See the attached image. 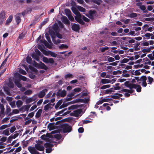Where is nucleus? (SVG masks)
I'll list each match as a JSON object with an SVG mask.
<instances>
[{
    "instance_id": "nucleus-1",
    "label": "nucleus",
    "mask_w": 154,
    "mask_h": 154,
    "mask_svg": "<svg viewBox=\"0 0 154 154\" xmlns=\"http://www.w3.org/2000/svg\"><path fill=\"white\" fill-rule=\"evenodd\" d=\"M72 10L73 12L76 15V16L75 17V18L76 20L81 25H84L85 23L82 19V16L80 13L75 8H72Z\"/></svg>"
},
{
    "instance_id": "nucleus-2",
    "label": "nucleus",
    "mask_w": 154,
    "mask_h": 154,
    "mask_svg": "<svg viewBox=\"0 0 154 154\" xmlns=\"http://www.w3.org/2000/svg\"><path fill=\"white\" fill-rule=\"evenodd\" d=\"M60 128H62L63 133H69L72 130V127L67 123H65L60 125Z\"/></svg>"
},
{
    "instance_id": "nucleus-3",
    "label": "nucleus",
    "mask_w": 154,
    "mask_h": 154,
    "mask_svg": "<svg viewBox=\"0 0 154 154\" xmlns=\"http://www.w3.org/2000/svg\"><path fill=\"white\" fill-rule=\"evenodd\" d=\"M82 112V109H78L74 111L73 112L70 113V115L72 116L78 117L80 114Z\"/></svg>"
},
{
    "instance_id": "nucleus-4",
    "label": "nucleus",
    "mask_w": 154,
    "mask_h": 154,
    "mask_svg": "<svg viewBox=\"0 0 154 154\" xmlns=\"http://www.w3.org/2000/svg\"><path fill=\"white\" fill-rule=\"evenodd\" d=\"M5 12L2 11L0 14V24L1 25L5 20Z\"/></svg>"
},
{
    "instance_id": "nucleus-5",
    "label": "nucleus",
    "mask_w": 154,
    "mask_h": 154,
    "mask_svg": "<svg viewBox=\"0 0 154 154\" xmlns=\"http://www.w3.org/2000/svg\"><path fill=\"white\" fill-rule=\"evenodd\" d=\"M66 91L64 90L61 91L60 90H59L57 92L56 95L57 96H60L62 97H64L66 95Z\"/></svg>"
},
{
    "instance_id": "nucleus-6",
    "label": "nucleus",
    "mask_w": 154,
    "mask_h": 154,
    "mask_svg": "<svg viewBox=\"0 0 154 154\" xmlns=\"http://www.w3.org/2000/svg\"><path fill=\"white\" fill-rule=\"evenodd\" d=\"M72 30L75 32H78L79 31L80 29V26L79 24L74 23L72 26Z\"/></svg>"
},
{
    "instance_id": "nucleus-7",
    "label": "nucleus",
    "mask_w": 154,
    "mask_h": 154,
    "mask_svg": "<svg viewBox=\"0 0 154 154\" xmlns=\"http://www.w3.org/2000/svg\"><path fill=\"white\" fill-rule=\"evenodd\" d=\"M48 91V89H45L42 91H40L38 95V97L40 98H42L44 97L45 95V92Z\"/></svg>"
},
{
    "instance_id": "nucleus-8",
    "label": "nucleus",
    "mask_w": 154,
    "mask_h": 154,
    "mask_svg": "<svg viewBox=\"0 0 154 154\" xmlns=\"http://www.w3.org/2000/svg\"><path fill=\"white\" fill-rule=\"evenodd\" d=\"M35 146L36 149L39 151H44L45 149L44 147L43 146L38 143L35 144Z\"/></svg>"
},
{
    "instance_id": "nucleus-9",
    "label": "nucleus",
    "mask_w": 154,
    "mask_h": 154,
    "mask_svg": "<svg viewBox=\"0 0 154 154\" xmlns=\"http://www.w3.org/2000/svg\"><path fill=\"white\" fill-rule=\"evenodd\" d=\"M133 85L132 89L133 88L136 89V91L138 92H140L141 91L142 88L140 85L134 84Z\"/></svg>"
},
{
    "instance_id": "nucleus-10",
    "label": "nucleus",
    "mask_w": 154,
    "mask_h": 154,
    "mask_svg": "<svg viewBox=\"0 0 154 154\" xmlns=\"http://www.w3.org/2000/svg\"><path fill=\"white\" fill-rule=\"evenodd\" d=\"M0 108L1 109V111H0V117H3L5 114L4 113L5 108L2 104L0 105Z\"/></svg>"
},
{
    "instance_id": "nucleus-11",
    "label": "nucleus",
    "mask_w": 154,
    "mask_h": 154,
    "mask_svg": "<svg viewBox=\"0 0 154 154\" xmlns=\"http://www.w3.org/2000/svg\"><path fill=\"white\" fill-rule=\"evenodd\" d=\"M50 55L51 56L54 57H56L57 55V54L55 53L50 51H47V52H46L45 54V55Z\"/></svg>"
},
{
    "instance_id": "nucleus-12",
    "label": "nucleus",
    "mask_w": 154,
    "mask_h": 154,
    "mask_svg": "<svg viewBox=\"0 0 154 154\" xmlns=\"http://www.w3.org/2000/svg\"><path fill=\"white\" fill-rule=\"evenodd\" d=\"M39 43L44 44L45 46L48 48H51V46L45 40H40Z\"/></svg>"
},
{
    "instance_id": "nucleus-13",
    "label": "nucleus",
    "mask_w": 154,
    "mask_h": 154,
    "mask_svg": "<svg viewBox=\"0 0 154 154\" xmlns=\"http://www.w3.org/2000/svg\"><path fill=\"white\" fill-rule=\"evenodd\" d=\"M134 83H129V81L125 82L124 83L125 85L129 88L130 89H132L133 85Z\"/></svg>"
},
{
    "instance_id": "nucleus-14",
    "label": "nucleus",
    "mask_w": 154,
    "mask_h": 154,
    "mask_svg": "<svg viewBox=\"0 0 154 154\" xmlns=\"http://www.w3.org/2000/svg\"><path fill=\"white\" fill-rule=\"evenodd\" d=\"M20 79H15L14 82L17 87L19 88H21L22 86V84H20Z\"/></svg>"
},
{
    "instance_id": "nucleus-15",
    "label": "nucleus",
    "mask_w": 154,
    "mask_h": 154,
    "mask_svg": "<svg viewBox=\"0 0 154 154\" xmlns=\"http://www.w3.org/2000/svg\"><path fill=\"white\" fill-rule=\"evenodd\" d=\"M63 22L66 24H69L70 22L66 16H63L62 20Z\"/></svg>"
},
{
    "instance_id": "nucleus-16",
    "label": "nucleus",
    "mask_w": 154,
    "mask_h": 154,
    "mask_svg": "<svg viewBox=\"0 0 154 154\" xmlns=\"http://www.w3.org/2000/svg\"><path fill=\"white\" fill-rule=\"evenodd\" d=\"M55 31L52 30H50L49 33L50 35H51L52 38L53 42H54V38H55Z\"/></svg>"
},
{
    "instance_id": "nucleus-17",
    "label": "nucleus",
    "mask_w": 154,
    "mask_h": 154,
    "mask_svg": "<svg viewBox=\"0 0 154 154\" xmlns=\"http://www.w3.org/2000/svg\"><path fill=\"white\" fill-rule=\"evenodd\" d=\"M54 123H50L48 125V128H49V131H51L54 129L55 126L54 125Z\"/></svg>"
},
{
    "instance_id": "nucleus-18",
    "label": "nucleus",
    "mask_w": 154,
    "mask_h": 154,
    "mask_svg": "<svg viewBox=\"0 0 154 154\" xmlns=\"http://www.w3.org/2000/svg\"><path fill=\"white\" fill-rule=\"evenodd\" d=\"M45 147L46 148H52L54 147V145L50 143H46L44 144Z\"/></svg>"
},
{
    "instance_id": "nucleus-19",
    "label": "nucleus",
    "mask_w": 154,
    "mask_h": 154,
    "mask_svg": "<svg viewBox=\"0 0 154 154\" xmlns=\"http://www.w3.org/2000/svg\"><path fill=\"white\" fill-rule=\"evenodd\" d=\"M52 28L56 32H58L59 27L58 25L56 23H55L52 26Z\"/></svg>"
},
{
    "instance_id": "nucleus-20",
    "label": "nucleus",
    "mask_w": 154,
    "mask_h": 154,
    "mask_svg": "<svg viewBox=\"0 0 154 154\" xmlns=\"http://www.w3.org/2000/svg\"><path fill=\"white\" fill-rule=\"evenodd\" d=\"M113 90H114V89L113 88H112L109 89H107L105 91H103V92L104 94H108L109 93L114 92V91H113Z\"/></svg>"
},
{
    "instance_id": "nucleus-21",
    "label": "nucleus",
    "mask_w": 154,
    "mask_h": 154,
    "mask_svg": "<svg viewBox=\"0 0 154 154\" xmlns=\"http://www.w3.org/2000/svg\"><path fill=\"white\" fill-rule=\"evenodd\" d=\"M12 118H13L11 119V120L10 122H14L18 120V119H22V118L20 117L19 116H15V117H14Z\"/></svg>"
},
{
    "instance_id": "nucleus-22",
    "label": "nucleus",
    "mask_w": 154,
    "mask_h": 154,
    "mask_svg": "<svg viewBox=\"0 0 154 154\" xmlns=\"http://www.w3.org/2000/svg\"><path fill=\"white\" fill-rule=\"evenodd\" d=\"M13 19V16L12 15H10L9 17L8 18L6 21L5 23L6 25H8L11 22Z\"/></svg>"
},
{
    "instance_id": "nucleus-23",
    "label": "nucleus",
    "mask_w": 154,
    "mask_h": 154,
    "mask_svg": "<svg viewBox=\"0 0 154 154\" xmlns=\"http://www.w3.org/2000/svg\"><path fill=\"white\" fill-rule=\"evenodd\" d=\"M42 112V109H39L36 114L35 116L36 118H39L41 116Z\"/></svg>"
},
{
    "instance_id": "nucleus-24",
    "label": "nucleus",
    "mask_w": 154,
    "mask_h": 154,
    "mask_svg": "<svg viewBox=\"0 0 154 154\" xmlns=\"http://www.w3.org/2000/svg\"><path fill=\"white\" fill-rule=\"evenodd\" d=\"M110 82V80L108 79H102L101 80V82L102 84L109 83Z\"/></svg>"
},
{
    "instance_id": "nucleus-25",
    "label": "nucleus",
    "mask_w": 154,
    "mask_h": 154,
    "mask_svg": "<svg viewBox=\"0 0 154 154\" xmlns=\"http://www.w3.org/2000/svg\"><path fill=\"white\" fill-rule=\"evenodd\" d=\"M83 99H76L75 100H74L72 101L71 102H70L69 103H78V102H83Z\"/></svg>"
},
{
    "instance_id": "nucleus-26",
    "label": "nucleus",
    "mask_w": 154,
    "mask_h": 154,
    "mask_svg": "<svg viewBox=\"0 0 154 154\" xmlns=\"http://www.w3.org/2000/svg\"><path fill=\"white\" fill-rule=\"evenodd\" d=\"M28 150L32 154H33L34 152L36 150L34 147L31 146H29L28 148Z\"/></svg>"
},
{
    "instance_id": "nucleus-27",
    "label": "nucleus",
    "mask_w": 154,
    "mask_h": 154,
    "mask_svg": "<svg viewBox=\"0 0 154 154\" xmlns=\"http://www.w3.org/2000/svg\"><path fill=\"white\" fill-rule=\"evenodd\" d=\"M39 68L47 70L48 69V67L44 63L41 62V63L40 64Z\"/></svg>"
},
{
    "instance_id": "nucleus-28",
    "label": "nucleus",
    "mask_w": 154,
    "mask_h": 154,
    "mask_svg": "<svg viewBox=\"0 0 154 154\" xmlns=\"http://www.w3.org/2000/svg\"><path fill=\"white\" fill-rule=\"evenodd\" d=\"M134 50L135 51H138L140 49V47H138L140 45V43L139 42H137V43L134 44Z\"/></svg>"
},
{
    "instance_id": "nucleus-29",
    "label": "nucleus",
    "mask_w": 154,
    "mask_h": 154,
    "mask_svg": "<svg viewBox=\"0 0 154 154\" xmlns=\"http://www.w3.org/2000/svg\"><path fill=\"white\" fill-rule=\"evenodd\" d=\"M38 48L39 50H40L44 54H45L46 52H47V51L45 50L40 45H38Z\"/></svg>"
},
{
    "instance_id": "nucleus-30",
    "label": "nucleus",
    "mask_w": 154,
    "mask_h": 154,
    "mask_svg": "<svg viewBox=\"0 0 154 154\" xmlns=\"http://www.w3.org/2000/svg\"><path fill=\"white\" fill-rule=\"evenodd\" d=\"M96 12V11L95 10H90L89 11V14L91 17H92L94 16V15Z\"/></svg>"
},
{
    "instance_id": "nucleus-31",
    "label": "nucleus",
    "mask_w": 154,
    "mask_h": 154,
    "mask_svg": "<svg viewBox=\"0 0 154 154\" xmlns=\"http://www.w3.org/2000/svg\"><path fill=\"white\" fill-rule=\"evenodd\" d=\"M8 85L10 88H13L14 86L13 82L11 81H9L8 83Z\"/></svg>"
},
{
    "instance_id": "nucleus-32",
    "label": "nucleus",
    "mask_w": 154,
    "mask_h": 154,
    "mask_svg": "<svg viewBox=\"0 0 154 154\" xmlns=\"http://www.w3.org/2000/svg\"><path fill=\"white\" fill-rule=\"evenodd\" d=\"M65 13L66 15L68 16V15H70L71 14V12L70 10L68 9H65Z\"/></svg>"
},
{
    "instance_id": "nucleus-33",
    "label": "nucleus",
    "mask_w": 154,
    "mask_h": 154,
    "mask_svg": "<svg viewBox=\"0 0 154 154\" xmlns=\"http://www.w3.org/2000/svg\"><path fill=\"white\" fill-rule=\"evenodd\" d=\"M23 104V102L21 100H19L16 102V105L18 107H20Z\"/></svg>"
},
{
    "instance_id": "nucleus-34",
    "label": "nucleus",
    "mask_w": 154,
    "mask_h": 154,
    "mask_svg": "<svg viewBox=\"0 0 154 154\" xmlns=\"http://www.w3.org/2000/svg\"><path fill=\"white\" fill-rule=\"evenodd\" d=\"M30 69L32 71L35 72V74L37 75L38 72V70L37 69L33 67L32 66L30 67Z\"/></svg>"
},
{
    "instance_id": "nucleus-35",
    "label": "nucleus",
    "mask_w": 154,
    "mask_h": 154,
    "mask_svg": "<svg viewBox=\"0 0 154 154\" xmlns=\"http://www.w3.org/2000/svg\"><path fill=\"white\" fill-rule=\"evenodd\" d=\"M32 58L34 59L37 61L39 60V57L35 53H33L32 55Z\"/></svg>"
},
{
    "instance_id": "nucleus-36",
    "label": "nucleus",
    "mask_w": 154,
    "mask_h": 154,
    "mask_svg": "<svg viewBox=\"0 0 154 154\" xmlns=\"http://www.w3.org/2000/svg\"><path fill=\"white\" fill-rule=\"evenodd\" d=\"M17 24H19L21 21V19L19 16H17L15 18Z\"/></svg>"
},
{
    "instance_id": "nucleus-37",
    "label": "nucleus",
    "mask_w": 154,
    "mask_h": 154,
    "mask_svg": "<svg viewBox=\"0 0 154 154\" xmlns=\"http://www.w3.org/2000/svg\"><path fill=\"white\" fill-rule=\"evenodd\" d=\"M77 8H78V9L81 12H85V11H86L85 9V8H83L81 6H79L77 7Z\"/></svg>"
},
{
    "instance_id": "nucleus-38",
    "label": "nucleus",
    "mask_w": 154,
    "mask_h": 154,
    "mask_svg": "<svg viewBox=\"0 0 154 154\" xmlns=\"http://www.w3.org/2000/svg\"><path fill=\"white\" fill-rule=\"evenodd\" d=\"M18 77L20 80L21 79L23 81H26L27 80V78L26 77L20 74L19 75Z\"/></svg>"
},
{
    "instance_id": "nucleus-39",
    "label": "nucleus",
    "mask_w": 154,
    "mask_h": 154,
    "mask_svg": "<svg viewBox=\"0 0 154 154\" xmlns=\"http://www.w3.org/2000/svg\"><path fill=\"white\" fill-rule=\"evenodd\" d=\"M108 97H111L114 99L119 100L120 99H121V98L119 96L115 95H111L110 96H109Z\"/></svg>"
},
{
    "instance_id": "nucleus-40",
    "label": "nucleus",
    "mask_w": 154,
    "mask_h": 154,
    "mask_svg": "<svg viewBox=\"0 0 154 154\" xmlns=\"http://www.w3.org/2000/svg\"><path fill=\"white\" fill-rule=\"evenodd\" d=\"M26 61L28 63L30 64L32 62V58L28 56L26 58Z\"/></svg>"
},
{
    "instance_id": "nucleus-41",
    "label": "nucleus",
    "mask_w": 154,
    "mask_h": 154,
    "mask_svg": "<svg viewBox=\"0 0 154 154\" xmlns=\"http://www.w3.org/2000/svg\"><path fill=\"white\" fill-rule=\"evenodd\" d=\"M137 14L134 13H132L129 14V17L131 18H135L137 16Z\"/></svg>"
},
{
    "instance_id": "nucleus-42",
    "label": "nucleus",
    "mask_w": 154,
    "mask_h": 154,
    "mask_svg": "<svg viewBox=\"0 0 154 154\" xmlns=\"http://www.w3.org/2000/svg\"><path fill=\"white\" fill-rule=\"evenodd\" d=\"M110 87V85H103L100 88L101 89L103 90L106 88H109Z\"/></svg>"
},
{
    "instance_id": "nucleus-43",
    "label": "nucleus",
    "mask_w": 154,
    "mask_h": 154,
    "mask_svg": "<svg viewBox=\"0 0 154 154\" xmlns=\"http://www.w3.org/2000/svg\"><path fill=\"white\" fill-rule=\"evenodd\" d=\"M147 79L146 76L143 75L140 78V81L143 82L146 81Z\"/></svg>"
},
{
    "instance_id": "nucleus-44",
    "label": "nucleus",
    "mask_w": 154,
    "mask_h": 154,
    "mask_svg": "<svg viewBox=\"0 0 154 154\" xmlns=\"http://www.w3.org/2000/svg\"><path fill=\"white\" fill-rule=\"evenodd\" d=\"M119 85H120L119 83H116L115 84L116 87H114V88H113L114 89V90H119L121 88V87L118 86Z\"/></svg>"
},
{
    "instance_id": "nucleus-45",
    "label": "nucleus",
    "mask_w": 154,
    "mask_h": 154,
    "mask_svg": "<svg viewBox=\"0 0 154 154\" xmlns=\"http://www.w3.org/2000/svg\"><path fill=\"white\" fill-rule=\"evenodd\" d=\"M8 129H9L8 128L4 130L3 131V134H4L5 135H9V133Z\"/></svg>"
},
{
    "instance_id": "nucleus-46",
    "label": "nucleus",
    "mask_w": 154,
    "mask_h": 154,
    "mask_svg": "<svg viewBox=\"0 0 154 154\" xmlns=\"http://www.w3.org/2000/svg\"><path fill=\"white\" fill-rule=\"evenodd\" d=\"M82 18L83 20L85 22H88L90 21V20L84 15H82Z\"/></svg>"
},
{
    "instance_id": "nucleus-47",
    "label": "nucleus",
    "mask_w": 154,
    "mask_h": 154,
    "mask_svg": "<svg viewBox=\"0 0 154 154\" xmlns=\"http://www.w3.org/2000/svg\"><path fill=\"white\" fill-rule=\"evenodd\" d=\"M34 100H32V98H29L26 99V103H29L33 101H34Z\"/></svg>"
},
{
    "instance_id": "nucleus-48",
    "label": "nucleus",
    "mask_w": 154,
    "mask_h": 154,
    "mask_svg": "<svg viewBox=\"0 0 154 154\" xmlns=\"http://www.w3.org/2000/svg\"><path fill=\"white\" fill-rule=\"evenodd\" d=\"M109 49V48L108 47H103L100 48V50L102 52H104L106 50H107Z\"/></svg>"
},
{
    "instance_id": "nucleus-49",
    "label": "nucleus",
    "mask_w": 154,
    "mask_h": 154,
    "mask_svg": "<svg viewBox=\"0 0 154 154\" xmlns=\"http://www.w3.org/2000/svg\"><path fill=\"white\" fill-rule=\"evenodd\" d=\"M73 77L72 75L70 73L66 75L65 76V78L66 79H67L68 78H72Z\"/></svg>"
},
{
    "instance_id": "nucleus-50",
    "label": "nucleus",
    "mask_w": 154,
    "mask_h": 154,
    "mask_svg": "<svg viewBox=\"0 0 154 154\" xmlns=\"http://www.w3.org/2000/svg\"><path fill=\"white\" fill-rule=\"evenodd\" d=\"M32 93V91L30 90H26L24 93L26 95H30Z\"/></svg>"
},
{
    "instance_id": "nucleus-51",
    "label": "nucleus",
    "mask_w": 154,
    "mask_h": 154,
    "mask_svg": "<svg viewBox=\"0 0 154 154\" xmlns=\"http://www.w3.org/2000/svg\"><path fill=\"white\" fill-rule=\"evenodd\" d=\"M54 137L59 140L61 138L62 136L60 134H57L54 135Z\"/></svg>"
},
{
    "instance_id": "nucleus-52",
    "label": "nucleus",
    "mask_w": 154,
    "mask_h": 154,
    "mask_svg": "<svg viewBox=\"0 0 154 154\" xmlns=\"http://www.w3.org/2000/svg\"><path fill=\"white\" fill-rule=\"evenodd\" d=\"M64 48H68V46L66 45L62 44L59 46V48L61 49H63Z\"/></svg>"
},
{
    "instance_id": "nucleus-53",
    "label": "nucleus",
    "mask_w": 154,
    "mask_h": 154,
    "mask_svg": "<svg viewBox=\"0 0 154 154\" xmlns=\"http://www.w3.org/2000/svg\"><path fill=\"white\" fill-rule=\"evenodd\" d=\"M45 149V152L46 153H49L51 152L53 149L52 148H46Z\"/></svg>"
},
{
    "instance_id": "nucleus-54",
    "label": "nucleus",
    "mask_w": 154,
    "mask_h": 154,
    "mask_svg": "<svg viewBox=\"0 0 154 154\" xmlns=\"http://www.w3.org/2000/svg\"><path fill=\"white\" fill-rule=\"evenodd\" d=\"M45 37L48 41V42L49 43H51V42L50 39V37L49 36L48 34L46 33L45 34Z\"/></svg>"
},
{
    "instance_id": "nucleus-55",
    "label": "nucleus",
    "mask_w": 154,
    "mask_h": 154,
    "mask_svg": "<svg viewBox=\"0 0 154 154\" xmlns=\"http://www.w3.org/2000/svg\"><path fill=\"white\" fill-rule=\"evenodd\" d=\"M148 79L149 82L148 84H151L153 82V78L149 76L148 77Z\"/></svg>"
},
{
    "instance_id": "nucleus-56",
    "label": "nucleus",
    "mask_w": 154,
    "mask_h": 154,
    "mask_svg": "<svg viewBox=\"0 0 154 154\" xmlns=\"http://www.w3.org/2000/svg\"><path fill=\"white\" fill-rule=\"evenodd\" d=\"M129 61L128 59L124 58L121 61L122 63H124L128 62Z\"/></svg>"
},
{
    "instance_id": "nucleus-57",
    "label": "nucleus",
    "mask_w": 154,
    "mask_h": 154,
    "mask_svg": "<svg viewBox=\"0 0 154 154\" xmlns=\"http://www.w3.org/2000/svg\"><path fill=\"white\" fill-rule=\"evenodd\" d=\"M19 72L20 73L24 75H26V71L24 70L23 69H19Z\"/></svg>"
},
{
    "instance_id": "nucleus-58",
    "label": "nucleus",
    "mask_w": 154,
    "mask_h": 154,
    "mask_svg": "<svg viewBox=\"0 0 154 154\" xmlns=\"http://www.w3.org/2000/svg\"><path fill=\"white\" fill-rule=\"evenodd\" d=\"M115 61V59L113 57H110L108 58L107 59V61L109 62H113Z\"/></svg>"
},
{
    "instance_id": "nucleus-59",
    "label": "nucleus",
    "mask_w": 154,
    "mask_h": 154,
    "mask_svg": "<svg viewBox=\"0 0 154 154\" xmlns=\"http://www.w3.org/2000/svg\"><path fill=\"white\" fill-rule=\"evenodd\" d=\"M39 20V17L37 16L35 17V19L33 20V23H34V24H35L36 23L38 22Z\"/></svg>"
},
{
    "instance_id": "nucleus-60",
    "label": "nucleus",
    "mask_w": 154,
    "mask_h": 154,
    "mask_svg": "<svg viewBox=\"0 0 154 154\" xmlns=\"http://www.w3.org/2000/svg\"><path fill=\"white\" fill-rule=\"evenodd\" d=\"M140 69L136 70L134 72V75H139L141 74V73L139 72Z\"/></svg>"
},
{
    "instance_id": "nucleus-61",
    "label": "nucleus",
    "mask_w": 154,
    "mask_h": 154,
    "mask_svg": "<svg viewBox=\"0 0 154 154\" xmlns=\"http://www.w3.org/2000/svg\"><path fill=\"white\" fill-rule=\"evenodd\" d=\"M13 138V136L11 135L8 137L7 142L8 143H11L12 140Z\"/></svg>"
},
{
    "instance_id": "nucleus-62",
    "label": "nucleus",
    "mask_w": 154,
    "mask_h": 154,
    "mask_svg": "<svg viewBox=\"0 0 154 154\" xmlns=\"http://www.w3.org/2000/svg\"><path fill=\"white\" fill-rule=\"evenodd\" d=\"M29 77L32 79H34L35 77V75L32 73H31L29 74Z\"/></svg>"
},
{
    "instance_id": "nucleus-63",
    "label": "nucleus",
    "mask_w": 154,
    "mask_h": 154,
    "mask_svg": "<svg viewBox=\"0 0 154 154\" xmlns=\"http://www.w3.org/2000/svg\"><path fill=\"white\" fill-rule=\"evenodd\" d=\"M49 104H48L45 105L44 107V110H47L48 109L51 108V106H49Z\"/></svg>"
},
{
    "instance_id": "nucleus-64",
    "label": "nucleus",
    "mask_w": 154,
    "mask_h": 154,
    "mask_svg": "<svg viewBox=\"0 0 154 154\" xmlns=\"http://www.w3.org/2000/svg\"><path fill=\"white\" fill-rule=\"evenodd\" d=\"M147 57L149 58L150 60H154V56H152L151 54H149L147 55Z\"/></svg>"
}]
</instances>
